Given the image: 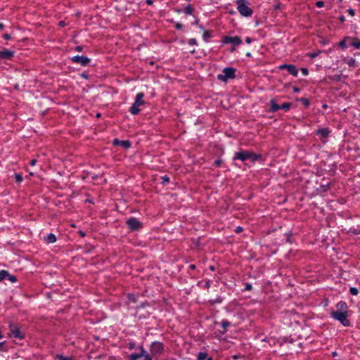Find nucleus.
Masks as SVG:
<instances>
[{
	"instance_id": "50",
	"label": "nucleus",
	"mask_w": 360,
	"mask_h": 360,
	"mask_svg": "<svg viewBox=\"0 0 360 360\" xmlns=\"http://www.w3.org/2000/svg\"><path fill=\"white\" fill-rule=\"evenodd\" d=\"M76 49H77V51H81L82 48H81L80 46H77V47L76 48Z\"/></svg>"
},
{
	"instance_id": "30",
	"label": "nucleus",
	"mask_w": 360,
	"mask_h": 360,
	"mask_svg": "<svg viewBox=\"0 0 360 360\" xmlns=\"http://www.w3.org/2000/svg\"><path fill=\"white\" fill-rule=\"evenodd\" d=\"M127 347L129 349H134L136 347V344L134 342H130L127 344Z\"/></svg>"
},
{
	"instance_id": "55",
	"label": "nucleus",
	"mask_w": 360,
	"mask_h": 360,
	"mask_svg": "<svg viewBox=\"0 0 360 360\" xmlns=\"http://www.w3.org/2000/svg\"><path fill=\"white\" fill-rule=\"evenodd\" d=\"M200 28L201 30H203V27H202V25H200Z\"/></svg>"
},
{
	"instance_id": "53",
	"label": "nucleus",
	"mask_w": 360,
	"mask_h": 360,
	"mask_svg": "<svg viewBox=\"0 0 360 360\" xmlns=\"http://www.w3.org/2000/svg\"><path fill=\"white\" fill-rule=\"evenodd\" d=\"M340 20H341L342 21H343V20H345V18H344V17H341Z\"/></svg>"
},
{
	"instance_id": "56",
	"label": "nucleus",
	"mask_w": 360,
	"mask_h": 360,
	"mask_svg": "<svg viewBox=\"0 0 360 360\" xmlns=\"http://www.w3.org/2000/svg\"><path fill=\"white\" fill-rule=\"evenodd\" d=\"M247 56H250V53H247Z\"/></svg>"
},
{
	"instance_id": "26",
	"label": "nucleus",
	"mask_w": 360,
	"mask_h": 360,
	"mask_svg": "<svg viewBox=\"0 0 360 360\" xmlns=\"http://www.w3.org/2000/svg\"><path fill=\"white\" fill-rule=\"evenodd\" d=\"M7 278L11 283H15L17 281L16 277L15 276H13V275L9 274V276H7Z\"/></svg>"
},
{
	"instance_id": "38",
	"label": "nucleus",
	"mask_w": 360,
	"mask_h": 360,
	"mask_svg": "<svg viewBox=\"0 0 360 360\" xmlns=\"http://www.w3.org/2000/svg\"><path fill=\"white\" fill-rule=\"evenodd\" d=\"M3 37H4L5 39H6V40H8V39H11V36H10L8 34H4L3 35Z\"/></svg>"
},
{
	"instance_id": "25",
	"label": "nucleus",
	"mask_w": 360,
	"mask_h": 360,
	"mask_svg": "<svg viewBox=\"0 0 360 360\" xmlns=\"http://www.w3.org/2000/svg\"><path fill=\"white\" fill-rule=\"evenodd\" d=\"M14 177H15V181L18 182V183H20L22 181V176L20 174H18V173H15L14 174Z\"/></svg>"
},
{
	"instance_id": "12",
	"label": "nucleus",
	"mask_w": 360,
	"mask_h": 360,
	"mask_svg": "<svg viewBox=\"0 0 360 360\" xmlns=\"http://www.w3.org/2000/svg\"><path fill=\"white\" fill-rule=\"evenodd\" d=\"M71 60L72 62L80 64L83 66L86 65L90 62V59L84 56H75Z\"/></svg>"
},
{
	"instance_id": "2",
	"label": "nucleus",
	"mask_w": 360,
	"mask_h": 360,
	"mask_svg": "<svg viewBox=\"0 0 360 360\" xmlns=\"http://www.w3.org/2000/svg\"><path fill=\"white\" fill-rule=\"evenodd\" d=\"M237 11L241 16L248 18L252 16L253 13L252 9L250 7L248 0H236Z\"/></svg>"
},
{
	"instance_id": "23",
	"label": "nucleus",
	"mask_w": 360,
	"mask_h": 360,
	"mask_svg": "<svg viewBox=\"0 0 360 360\" xmlns=\"http://www.w3.org/2000/svg\"><path fill=\"white\" fill-rule=\"evenodd\" d=\"M350 46L354 47L356 49H360V40L352 41Z\"/></svg>"
},
{
	"instance_id": "6",
	"label": "nucleus",
	"mask_w": 360,
	"mask_h": 360,
	"mask_svg": "<svg viewBox=\"0 0 360 360\" xmlns=\"http://www.w3.org/2000/svg\"><path fill=\"white\" fill-rule=\"evenodd\" d=\"M139 349L140 350V353L131 354L129 356V360H139L140 359H142V360H153L152 356L143 346H140Z\"/></svg>"
},
{
	"instance_id": "46",
	"label": "nucleus",
	"mask_w": 360,
	"mask_h": 360,
	"mask_svg": "<svg viewBox=\"0 0 360 360\" xmlns=\"http://www.w3.org/2000/svg\"><path fill=\"white\" fill-rule=\"evenodd\" d=\"M153 0H146V3L148 5H151L153 4Z\"/></svg>"
},
{
	"instance_id": "58",
	"label": "nucleus",
	"mask_w": 360,
	"mask_h": 360,
	"mask_svg": "<svg viewBox=\"0 0 360 360\" xmlns=\"http://www.w3.org/2000/svg\"><path fill=\"white\" fill-rule=\"evenodd\" d=\"M176 12H177V13H180V12H181V11H180V10H177V11H176Z\"/></svg>"
},
{
	"instance_id": "21",
	"label": "nucleus",
	"mask_w": 360,
	"mask_h": 360,
	"mask_svg": "<svg viewBox=\"0 0 360 360\" xmlns=\"http://www.w3.org/2000/svg\"><path fill=\"white\" fill-rule=\"evenodd\" d=\"M230 325V322L227 320H223L221 321V326L224 328V331L222 332L223 334L226 332V328L229 327Z\"/></svg>"
},
{
	"instance_id": "28",
	"label": "nucleus",
	"mask_w": 360,
	"mask_h": 360,
	"mask_svg": "<svg viewBox=\"0 0 360 360\" xmlns=\"http://www.w3.org/2000/svg\"><path fill=\"white\" fill-rule=\"evenodd\" d=\"M56 358L59 360H72V358H70V357L63 356L60 354L56 355Z\"/></svg>"
},
{
	"instance_id": "16",
	"label": "nucleus",
	"mask_w": 360,
	"mask_h": 360,
	"mask_svg": "<svg viewBox=\"0 0 360 360\" xmlns=\"http://www.w3.org/2000/svg\"><path fill=\"white\" fill-rule=\"evenodd\" d=\"M57 238L55 234L51 233L44 237V241L46 243H54L56 241Z\"/></svg>"
},
{
	"instance_id": "13",
	"label": "nucleus",
	"mask_w": 360,
	"mask_h": 360,
	"mask_svg": "<svg viewBox=\"0 0 360 360\" xmlns=\"http://www.w3.org/2000/svg\"><path fill=\"white\" fill-rule=\"evenodd\" d=\"M11 329V337H13L15 338L22 340L24 338L23 333L20 331V330L15 326H10Z\"/></svg>"
},
{
	"instance_id": "35",
	"label": "nucleus",
	"mask_w": 360,
	"mask_h": 360,
	"mask_svg": "<svg viewBox=\"0 0 360 360\" xmlns=\"http://www.w3.org/2000/svg\"><path fill=\"white\" fill-rule=\"evenodd\" d=\"M347 13L351 15V16H354V14H355V11L352 8H349L347 10Z\"/></svg>"
},
{
	"instance_id": "51",
	"label": "nucleus",
	"mask_w": 360,
	"mask_h": 360,
	"mask_svg": "<svg viewBox=\"0 0 360 360\" xmlns=\"http://www.w3.org/2000/svg\"><path fill=\"white\" fill-rule=\"evenodd\" d=\"M4 25L2 23H0V30L3 29L4 28Z\"/></svg>"
},
{
	"instance_id": "32",
	"label": "nucleus",
	"mask_w": 360,
	"mask_h": 360,
	"mask_svg": "<svg viewBox=\"0 0 360 360\" xmlns=\"http://www.w3.org/2000/svg\"><path fill=\"white\" fill-rule=\"evenodd\" d=\"M302 73L304 75V76H307L309 75V70L307 68H302L300 69Z\"/></svg>"
},
{
	"instance_id": "48",
	"label": "nucleus",
	"mask_w": 360,
	"mask_h": 360,
	"mask_svg": "<svg viewBox=\"0 0 360 360\" xmlns=\"http://www.w3.org/2000/svg\"><path fill=\"white\" fill-rule=\"evenodd\" d=\"M59 25H60V26H64V25H65V22H64V21H60V22H59Z\"/></svg>"
},
{
	"instance_id": "10",
	"label": "nucleus",
	"mask_w": 360,
	"mask_h": 360,
	"mask_svg": "<svg viewBox=\"0 0 360 360\" xmlns=\"http://www.w3.org/2000/svg\"><path fill=\"white\" fill-rule=\"evenodd\" d=\"M222 43L224 44H232L235 46L239 45L242 44V39L240 37H229L226 36L222 39Z\"/></svg>"
},
{
	"instance_id": "34",
	"label": "nucleus",
	"mask_w": 360,
	"mask_h": 360,
	"mask_svg": "<svg viewBox=\"0 0 360 360\" xmlns=\"http://www.w3.org/2000/svg\"><path fill=\"white\" fill-rule=\"evenodd\" d=\"M316 6L318 8H322L324 6V2L322 1H319L316 2Z\"/></svg>"
},
{
	"instance_id": "19",
	"label": "nucleus",
	"mask_w": 360,
	"mask_h": 360,
	"mask_svg": "<svg viewBox=\"0 0 360 360\" xmlns=\"http://www.w3.org/2000/svg\"><path fill=\"white\" fill-rule=\"evenodd\" d=\"M198 360H213L211 357L207 356V354L205 352H200L198 354Z\"/></svg>"
},
{
	"instance_id": "4",
	"label": "nucleus",
	"mask_w": 360,
	"mask_h": 360,
	"mask_svg": "<svg viewBox=\"0 0 360 360\" xmlns=\"http://www.w3.org/2000/svg\"><path fill=\"white\" fill-rule=\"evenodd\" d=\"M143 98L144 94L143 92H139L136 95L135 101L129 110L131 115H136L140 112V106L144 105L146 103Z\"/></svg>"
},
{
	"instance_id": "18",
	"label": "nucleus",
	"mask_w": 360,
	"mask_h": 360,
	"mask_svg": "<svg viewBox=\"0 0 360 360\" xmlns=\"http://www.w3.org/2000/svg\"><path fill=\"white\" fill-rule=\"evenodd\" d=\"M345 63H346L349 67H356V61L353 58H348L345 59Z\"/></svg>"
},
{
	"instance_id": "37",
	"label": "nucleus",
	"mask_w": 360,
	"mask_h": 360,
	"mask_svg": "<svg viewBox=\"0 0 360 360\" xmlns=\"http://www.w3.org/2000/svg\"><path fill=\"white\" fill-rule=\"evenodd\" d=\"M292 91L295 93H300V89L298 87H296V86H294L292 88Z\"/></svg>"
},
{
	"instance_id": "8",
	"label": "nucleus",
	"mask_w": 360,
	"mask_h": 360,
	"mask_svg": "<svg viewBox=\"0 0 360 360\" xmlns=\"http://www.w3.org/2000/svg\"><path fill=\"white\" fill-rule=\"evenodd\" d=\"M150 351L152 354L159 356L163 353L164 346L162 343L155 341L150 344Z\"/></svg>"
},
{
	"instance_id": "5",
	"label": "nucleus",
	"mask_w": 360,
	"mask_h": 360,
	"mask_svg": "<svg viewBox=\"0 0 360 360\" xmlns=\"http://www.w3.org/2000/svg\"><path fill=\"white\" fill-rule=\"evenodd\" d=\"M236 77V70L233 68H224L221 74L217 75V79L221 82H227L229 79Z\"/></svg>"
},
{
	"instance_id": "24",
	"label": "nucleus",
	"mask_w": 360,
	"mask_h": 360,
	"mask_svg": "<svg viewBox=\"0 0 360 360\" xmlns=\"http://www.w3.org/2000/svg\"><path fill=\"white\" fill-rule=\"evenodd\" d=\"M349 292L352 295H357L359 294V290L356 287H351L349 288Z\"/></svg>"
},
{
	"instance_id": "41",
	"label": "nucleus",
	"mask_w": 360,
	"mask_h": 360,
	"mask_svg": "<svg viewBox=\"0 0 360 360\" xmlns=\"http://www.w3.org/2000/svg\"><path fill=\"white\" fill-rule=\"evenodd\" d=\"M251 288H252V285H251V284H250V283H247V284H246V285H245V290H250Z\"/></svg>"
},
{
	"instance_id": "1",
	"label": "nucleus",
	"mask_w": 360,
	"mask_h": 360,
	"mask_svg": "<svg viewBox=\"0 0 360 360\" xmlns=\"http://www.w3.org/2000/svg\"><path fill=\"white\" fill-rule=\"evenodd\" d=\"M330 316L340 322L344 326H349L351 324L348 319V306L345 302L340 301L336 304V309L331 311Z\"/></svg>"
},
{
	"instance_id": "49",
	"label": "nucleus",
	"mask_w": 360,
	"mask_h": 360,
	"mask_svg": "<svg viewBox=\"0 0 360 360\" xmlns=\"http://www.w3.org/2000/svg\"><path fill=\"white\" fill-rule=\"evenodd\" d=\"M317 55H318L317 53H312L310 56H311V58H315L317 56Z\"/></svg>"
},
{
	"instance_id": "3",
	"label": "nucleus",
	"mask_w": 360,
	"mask_h": 360,
	"mask_svg": "<svg viewBox=\"0 0 360 360\" xmlns=\"http://www.w3.org/2000/svg\"><path fill=\"white\" fill-rule=\"evenodd\" d=\"M260 158L259 155L252 153L248 150H240L235 153L234 160H240L242 162L250 160L255 163Z\"/></svg>"
},
{
	"instance_id": "27",
	"label": "nucleus",
	"mask_w": 360,
	"mask_h": 360,
	"mask_svg": "<svg viewBox=\"0 0 360 360\" xmlns=\"http://www.w3.org/2000/svg\"><path fill=\"white\" fill-rule=\"evenodd\" d=\"M188 44L190 46H196L198 44L196 39L194 38L190 39L188 41Z\"/></svg>"
},
{
	"instance_id": "17",
	"label": "nucleus",
	"mask_w": 360,
	"mask_h": 360,
	"mask_svg": "<svg viewBox=\"0 0 360 360\" xmlns=\"http://www.w3.org/2000/svg\"><path fill=\"white\" fill-rule=\"evenodd\" d=\"M317 134L320 135L323 138H326L329 134V130L328 128H322L317 131Z\"/></svg>"
},
{
	"instance_id": "42",
	"label": "nucleus",
	"mask_w": 360,
	"mask_h": 360,
	"mask_svg": "<svg viewBox=\"0 0 360 360\" xmlns=\"http://www.w3.org/2000/svg\"><path fill=\"white\" fill-rule=\"evenodd\" d=\"M214 163H215V165L217 166H219L221 165V160H215Z\"/></svg>"
},
{
	"instance_id": "57",
	"label": "nucleus",
	"mask_w": 360,
	"mask_h": 360,
	"mask_svg": "<svg viewBox=\"0 0 360 360\" xmlns=\"http://www.w3.org/2000/svg\"><path fill=\"white\" fill-rule=\"evenodd\" d=\"M304 103H306L307 105L308 104V101H304Z\"/></svg>"
},
{
	"instance_id": "31",
	"label": "nucleus",
	"mask_w": 360,
	"mask_h": 360,
	"mask_svg": "<svg viewBox=\"0 0 360 360\" xmlns=\"http://www.w3.org/2000/svg\"><path fill=\"white\" fill-rule=\"evenodd\" d=\"M346 41H347V39H345L342 40V41L339 43L340 46H341V47H342V48H347V45L346 44Z\"/></svg>"
},
{
	"instance_id": "43",
	"label": "nucleus",
	"mask_w": 360,
	"mask_h": 360,
	"mask_svg": "<svg viewBox=\"0 0 360 360\" xmlns=\"http://www.w3.org/2000/svg\"><path fill=\"white\" fill-rule=\"evenodd\" d=\"M36 163H37V160H36L35 159L32 160H31V162H30V165H31L32 166L35 165H36Z\"/></svg>"
},
{
	"instance_id": "9",
	"label": "nucleus",
	"mask_w": 360,
	"mask_h": 360,
	"mask_svg": "<svg viewBox=\"0 0 360 360\" xmlns=\"http://www.w3.org/2000/svg\"><path fill=\"white\" fill-rule=\"evenodd\" d=\"M126 223L131 231H136L142 228L141 223L134 217L129 218Z\"/></svg>"
},
{
	"instance_id": "14",
	"label": "nucleus",
	"mask_w": 360,
	"mask_h": 360,
	"mask_svg": "<svg viewBox=\"0 0 360 360\" xmlns=\"http://www.w3.org/2000/svg\"><path fill=\"white\" fill-rule=\"evenodd\" d=\"M14 55V51L8 49H3L0 51V59L8 60Z\"/></svg>"
},
{
	"instance_id": "33",
	"label": "nucleus",
	"mask_w": 360,
	"mask_h": 360,
	"mask_svg": "<svg viewBox=\"0 0 360 360\" xmlns=\"http://www.w3.org/2000/svg\"><path fill=\"white\" fill-rule=\"evenodd\" d=\"M127 297H128V299H129L130 301L134 302H136V297H135V295H133V294H129Z\"/></svg>"
},
{
	"instance_id": "20",
	"label": "nucleus",
	"mask_w": 360,
	"mask_h": 360,
	"mask_svg": "<svg viewBox=\"0 0 360 360\" xmlns=\"http://www.w3.org/2000/svg\"><path fill=\"white\" fill-rule=\"evenodd\" d=\"M184 11L186 15H192L193 12V8L192 7L191 5L188 4L185 7Z\"/></svg>"
},
{
	"instance_id": "39",
	"label": "nucleus",
	"mask_w": 360,
	"mask_h": 360,
	"mask_svg": "<svg viewBox=\"0 0 360 360\" xmlns=\"http://www.w3.org/2000/svg\"><path fill=\"white\" fill-rule=\"evenodd\" d=\"M162 179H163V182H164V183L169 182V177H168V176H163V177H162Z\"/></svg>"
},
{
	"instance_id": "44",
	"label": "nucleus",
	"mask_w": 360,
	"mask_h": 360,
	"mask_svg": "<svg viewBox=\"0 0 360 360\" xmlns=\"http://www.w3.org/2000/svg\"><path fill=\"white\" fill-rule=\"evenodd\" d=\"M245 41H246V43L250 44V43H251L252 39L250 37H246Z\"/></svg>"
},
{
	"instance_id": "22",
	"label": "nucleus",
	"mask_w": 360,
	"mask_h": 360,
	"mask_svg": "<svg viewBox=\"0 0 360 360\" xmlns=\"http://www.w3.org/2000/svg\"><path fill=\"white\" fill-rule=\"evenodd\" d=\"M7 276H9V273L6 270L0 271V281L5 278H7Z\"/></svg>"
},
{
	"instance_id": "52",
	"label": "nucleus",
	"mask_w": 360,
	"mask_h": 360,
	"mask_svg": "<svg viewBox=\"0 0 360 360\" xmlns=\"http://www.w3.org/2000/svg\"><path fill=\"white\" fill-rule=\"evenodd\" d=\"M229 13H230L231 14H234V13H235V12H234L233 11H231Z\"/></svg>"
},
{
	"instance_id": "29",
	"label": "nucleus",
	"mask_w": 360,
	"mask_h": 360,
	"mask_svg": "<svg viewBox=\"0 0 360 360\" xmlns=\"http://www.w3.org/2000/svg\"><path fill=\"white\" fill-rule=\"evenodd\" d=\"M202 37H203L204 40L207 41V39L210 38L211 37V34L209 32L205 31Z\"/></svg>"
},
{
	"instance_id": "47",
	"label": "nucleus",
	"mask_w": 360,
	"mask_h": 360,
	"mask_svg": "<svg viewBox=\"0 0 360 360\" xmlns=\"http://www.w3.org/2000/svg\"><path fill=\"white\" fill-rule=\"evenodd\" d=\"M195 268V264H191L189 266V269H194Z\"/></svg>"
},
{
	"instance_id": "45",
	"label": "nucleus",
	"mask_w": 360,
	"mask_h": 360,
	"mask_svg": "<svg viewBox=\"0 0 360 360\" xmlns=\"http://www.w3.org/2000/svg\"><path fill=\"white\" fill-rule=\"evenodd\" d=\"M243 230L242 227L238 226L236 229V232L239 233Z\"/></svg>"
},
{
	"instance_id": "40",
	"label": "nucleus",
	"mask_w": 360,
	"mask_h": 360,
	"mask_svg": "<svg viewBox=\"0 0 360 360\" xmlns=\"http://www.w3.org/2000/svg\"><path fill=\"white\" fill-rule=\"evenodd\" d=\"M108 360H121V359L115 356H110L108 357Z\"/></svg>"
},
{
	"instance_id": "54",
	"label": "nucleus",
	"mask_w": 360,
	"mask_h": 360,
	"mask_svg": "<svg viewBox=\"0 0 360 360\" xmlns=\"http://www.w3.org/2000/svg\"><path fill=\"white\" fill-rule=\"evenodd\" d=\"M198 20H196L195 21V24H196V25H197V24H198Z\"/></svg>"
},
{
	"instance_id": "7",
	"label": "nucleus",
	"mask_w": 360,
	"mask_h": 360,
	"mask_svg": "<svg viewBox=\"0 0 360 360\" xmlns=\"http://www.w3.org/2000/svg\"><path fill=\"white\" fill-rule=\"evenodd\" d=\"M270 103V110L271 112H276L278 110H283L285 111H288L290 107V103H284L282 105H278L274 99H271L269 102Z\"/></svg>"
},
{
	"instance_id": "11",
	"label": "nucleus",
	"mask_w": 360,
	"mask_h": 360,
	"mask_svg": "<svg viewBox=\"0 0 360 360\" xmlns=\"http://www.w3.org/2000/svg\"><path fill=\"white\" fill-rule=\"evenodd\" d=\"M278 68L280 70H284V69H286L288 70V72L293 75L294 77H297V75H298V70L296 68V67L294 65H291V64H283V65H281Z\"/></svg>"
},
{
	"instance_id": "15",
	"label": "nucleus",
	"mask_w": 360,
	"mask_h": 360,
	"mask_svg": "<svg viewBox=\"0 0 360 360\" xmlns=\"http://www.w3.org/2000/svg\"><path fill=\"white\" fill-rule=\"evenodd\" d=\"M113 144L115 146H120L125 149H128L131 147V144L129 141H120L117 139L113 140Z\"/></svg>"
},
{
	"instance_id": "36",
	"label": "nucleus",
	"mask_w": 360,
	"mask_h": 360,
	"mask_svg": "<svg viewBox=\"0 0 360 360\" xmlns=\"http://www.w3.org/2000/svg\"><path fill=\"white\" fill-rule=\"evenodd\" d=\"M175 27L177 29V30H180L182 28V25L179 22H176V25H175Z\"/></svg>"
},
{
	"instance_id": "59",
	"label": "nucleus",
	"mask_w": 360,
	"mask_h": 360,
	"mask_svg": "<svg viewBox=\"0 0 360 360\" xmlns=\"http://www.w3.org/2000/svg\"><path fill=\"white\" fill-rule=\"evenodd\" d=\"M210 269H211L212 270H214V267H213V266H211V267H210Z\"/></svg>"
}]
</instances>
